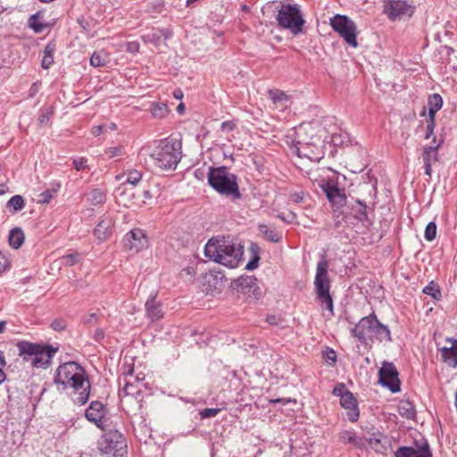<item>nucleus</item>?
<instances>
[{
	"label": "nucleus",
	"mask_w": 457,
	"mask_h": 457,
	"mask_svg": "<svg viewBox=\"0 0 457 457\" xmlns=\"http://www.w3.org/2000/svg\"><path fill=\"white\" fill-rule=\"evenodd\" d=\"M105 154H108L110 158L120 156L124 154V148L123 146L109 147L105 150Z\"/></svg>",
	"instance_id": "44"
},
{
	"label": "nucleus",
	"mask_w": 457,
	"mask_h": 457,
	"mask_svg": "<svg viewBox=\"0 0 457 457\" xmlns=\"http://www.w3.org/2000/svg\"><path fill=\"white\" fill-rule=\"evenodd\" d=\"M54 380L56 385H62L63 389H71L70 395L74 403L83 405L88 401L90 383L86 370L78 362L68 361L60 365Z\"/></svg>",
	"instance_id": "1"
},
{
	"label": "nucleus",
	"mask_w": 457,
	"mask_h": 457,
	"mask_svg": "<svg viewBox=\"0 0 457 457\" xmlns=\"http://www.w3.org/2000/svg\"><path fill=\"white\" fill-rule=\"evenodd\" d=\"M51 328L55 331H62L66 328V322L63 320H54L51 323Z\"/></svg>",
	"instance_id": "49"
},
{
	"label": "nucleus",
	"mask_w": 457,
	"mask_h": 457,
	"mask_svg": "<svg viewBox=\"0 0 457 457\" xmlns=\"http://www.w3.org/2000/svg\"><path fill=\"white\" fill-rule=\"evenodd\" d=\"M399 414L405 419L414 420L416 416V411L413 404L408 401L402 402L398 406Z\"/></svg>",
	"instance_id": "28"
},
{
	"label": "nucleus",
	"mask_w": 457,
	"mask_h": 457,
	"mask_svg": "<svg viewBox=\"0 0 457 457\" xmlns=\"http://www.w3.org/2000/svg\"><path fill=\"white\" fill-rule=\"evenodd\" d=\"M173 96L176 99H181L183 97V93L180 89H176L173 92Z\"/></svg>",
	"instance_id": "61"
},
{
	"label": "nucleus",
	"mask_w": 457,
	"mask_h": 457,
	"mask_svg": "<svg viewBox=\"0 0 457 457\" xmlns=\"http://www.w3.org/2000/svg\"><path fill=\"white\" fill-rule=\"evenodd\" d=\"M55 51V45L48 43L44 50V57L41 62V66L44 69H48L54 62V53Z\"/></svg>",
	"instance_id": "31"
},
{
	"label": "nucleus",
	"mask_w": 457,
	"mask_h": 457,
	"mask_svg": "<svg viewBox=\"0 0 457 457\" xmlns=\"http://www.w3.org/2000/svg\"><path fill=\"white\" fill-rule=\"evenodd\" d=\"M353 211L354 212V217L359 221L364 223L369 221L368 213H367V205L360 201H356V204L353 206Z\"/></svg>",
	"instance_id": "29"
},
{
	"label": "nucleus",
	"mask_w": 457,
	"mask_h": 457,
	"mask_svg": "<svg viewBox=\"0 0 457 457\" xmlns=\"http://www.w3.org/2000/svg\"><path fill=\"white\" fill-rule=\"evenodd\" d=\"M209 185L220 195L230 197L232 200L241 199L237 177L229 172L225 166L217 168L210 167L208 171Z\"/></svg>",
	"instance_id": "4"
},
{
	"label": "nucleus",
	"mask_w": 457,
	"mask_h": 457,
	"mask_svg": "<svg viewBox=\"0 0 457 457\" xmlns=\"http://www.w3.org/2000/svg\"><path fill=\"white\" fill-rule=\"evenodd\" d=\"M142 179V173L137 170H129L127 173L126 183L136 186Z\"/></svg>",
	"instance_id": "38"
},
{
	"label": "nucleus",
	"mask_w": 457,
	"mask_h": 457,
	"mask_svg": "<svg viewBox=\"0 0 457 457\" xmlns=\"http://www.w3.org/2000/svg\"><path fill=\"white\" fill-rule=\"evenodd\" d=\"M181 156V144L176 139L162 141L150 154L154 164L162 170H175Z\"/></svg>",
	"instance_id": "5"
},
{
	"label": "nucleus",
	"mask_w": 457,
	"mask_h": 457,
	"mask_svg": "<svg viewBox=\"0 0 457 457\" xmlns=\"http://www.w3.org/2000/svg\"><path fill=\"white\" fill-rule=\"evenodd\" d=\"M105 406L101 402L93 401L86 410L85 416L87 420L95 423L98 428H103V419L105 416Z\"/></svg>",
	"instance_id": "16"
},
{
	"label": "nucleus",
	"mask_w": 457,
	"mask_h": 457,
	"mask_svg": "<svg viewBox=\"0 0 457 457\" xmlns=\"http://www.w3.org/2000/svg\"><path fill=\"white\" fill-rule=\"evenodd\" d=\"M97 321V316L96 313H90L85 318V323L87 325H95Z\"/></svg>",
	"instance_id": "57"
},
{
	"label": "nucleus",
	"mask_w": 457,
	"mask_h": 457,
	"mask_svg": "<svg viewBox=\"0 0 457 457\" xmlns=\"http://www.w3.org/2000/svg\"><path fill=\"white\" fill-rule=\"evenodd\" d=\"M290 199L294 202V203H301L303 200V192H295V193H293L291 195H290Z\"/></svg>",
	"instance_id": "55"
},
{
	"label": "nucleus",
	"mask_w": 457,
	"mask_h": 457,
	"mask_svg": "<svg viewBox=\"0 0 457 457\" xmlns=\"http://www.w3.org/2000/svg\"><path fill=\"white\" fill-rule=\"evenodd\" d=\"M330 26L353 48L358 46L356 38L357 27L353 21L345 15L336 14L330 19Z\"/></svg>",
	"instance_id": "9"
},
{
	"label": "nucleus",
	"mask_w": 457,
	"mask_h": 457,
	"mask_svg": "<svg viewBox=\"0 0 457 457\" xmlns=\"http://www.w3.org/2000/svg\"><path fill=\"white\" fill-rule=\"evenodd\" d=\"M106 200V193L100 189V188H95L91 190L87 195V201L92 205H98L102 204Z\"/></svg>",
	"instance_id": "30"
},
{
	"label": "nucleus",
	"mask_w": 457,
	"mask_h": 457,
	"mask_svg": "<svg viewBox=\"0 0 457 457\" xmlns=\"http://www.w3.org/2000/svg\"><path fill=\"white\" fill-rule=\"evenodd\" d=\"M423 293L431 295L434 299H438L441 296L439 287L434 281L429 282L424 288Z\"/></svg>",
	"instance_id": "37"
},
{
	"label": "nucleus",
	"mask_w": 457,
	"mask_h": 457,
	"mask_svg": "<svg viewBox=\"0 0 457 457\" xmlns=\"http://www.w3.org/2000/svg\"><path fill=\"white\" fill-rule=\"evenodd\" d=\"M91 132H92V135L95 137L100 136L103 132V126L93 127Z\"/></svg>",
	"instance_id": "59"
},
{
	"label": "nucleus",
	"mask_w": 457,
	"mask_h": 457,
	"mask_svg": "<svg viewBox=\"0 0 457 457\" xmlns=\"http://www.w3.org/2000/svg\"><path fill=\"white\" fill-rule=\"evenodd\" d=\"M137 392V386L131 381L126 380L124 386L120 391V395L123 396L133 395Z\"/></svg>",
	"instance_id": "41"
},
{
	"label": "nucleus",
	"mask_w": 457,
	"mask_h": 457,
	"mask_svg": "<svg viewBox=\"0 0 457 457\" xmlns=\"http://www.w3.org/2000/svg\"><path fill=\"white\" fill-rule=\"evenodd\" d=\"M324 356L327 361H331L332 363L336 362L337 361V354L333 349L327 350L324 353Z\"/></svg>",
	"instance_id": "54"
},
{
	"label": "nucleus",
	"mask_w": 457,
	"mask_h": 457,
	"mask_svg": "<svg viewBox=\"0 0 457 457\" xmlns=\"http://www.w3.org/2000/svg\"><path fill=\"white\" fill-rule=\"evenodd\" d=\"M54 113V111H53V108L52 107H49L46 110H44L39 117H38V122L41 126H46L48 124L49 120H50V118L52 117Z\"/></svg>",
	"instance_id": "42"
},
{
	"label": "nucleus",
	"mask_w": 457,
	"mask_h": 457,
	"mask_svg": "<svg viewBox=\"0 0 457 457\" xmlns=\"http://www.w3.org/2000/svg\"><path fill=\"white\" fill-rule=\"evenodd\" d=\"M87 160L86 158H77L73 160V166L78 170H84L87 167Z\"/></svg>",
	"instance_id": "47"
},
{
	"label": "nucleus",
	"mask_w": 457,
	"mask_h": 457,
	"mask_svg": "<svg viewBox=\"0 0 457 457\" xmlns=\"http://www.w3.org/2000/svg\"><path fill=\"white\" fill-rule=\"evenodd\" d=\"M449 346L440 348L441 360L451 368L457 367V339L447 338Z\"/></svg>",
	"instance_id": "17"
},
{
	"label": "nucleus",
	"mask_w": 457,
	"mask_h": 457,
	"mask_svg": "<svg viewBox=\"0 0 457 457\" xmlns=\"http://www.w3.org/2000/svg\"><path fill=\"white\" fill-rule=\"evenodd\" d=\"M220 411L218 408H206L200 411V416L202 419H209L215 417Z\"/></svg>",
	"instance_id": "46"
},
{
	"label": "nucleus",
	"mask_w": 457,
	"mask_h": 457,
	"mask_svg": "<svg viewBox=\"0 0 457 457\" xmlns=\"http://www.w3.org/2000/svg\"><path fill=\"white\" fill-rule=\"evenodd\" d=\"M382 436H373L372 437H370L368 439L369 445L377 453H386V443H387L386 438L385 437V445L381 441Z\"/></svg>",
	"instance_id": "32"
},
{
	"label": "nucleus",
	"mask_w": 457,
	"mask_h": 457,
	"mask_svg": "<svg viewBox=\"0 0 457 457\" xmlns=\"http://www.w3.org/2000/svg\"><path fill=\"white\" fill-rule=\"evenodd\" d=\"M104 337V332L102 328H96L94 333V338L96 341H100Z\"/></svg>",
	"instance_id": "58"
},
{
	"label": "nucleus",
	"mask_w": 457,
	"mask_h": 457,
	"mask_svg": "<svg viewBox=\"0 0 457 457\" xmlns=\"http://www.w3.org/2000/svg\"><path fill=\"white\" fill-rule=\"evenodd\" d=\"M384 12L391 20L401 19L403 16H411L412 7L404 0H386Z\"/></svg>",
	"instance_id": "13"
},
{
	"label": "nucleus",
	"mask_w": 457,
	"mask_h": 457,
	"mask_svg": "<svg viewBox=\"0 0 457 457\" xmlns=\"http://www.w3.org/2000/svg\"><path fill=\"white\" fill-rule=\"evenodd\" d=\"M340 404L343 408L347 410V417L350 421L354 422L358 420L360 412L357 401L351 392L342 395Z\"/></svg>",
	"instance_id": "21"
},
{
	"label": "nucleus",
	"mask_w": 457,
	"mask_h": 457,
	"mask_svg": "<svg viewBox=\"0 0 457 457\" xmlns=\"http://www.w3.org/2000/svg\"><path fill=\"white\" fill-rule=\"evenodd\" d=\"M151 113L154 118L162 119L169 113V109L163 103H154L151 106Z\"/></svg>",
	"instance_id": "33"
},
{
	"label": "nucleus",
	"mask_w": 457,
	"mask_h": 457,
	"mask_svg": "<svg viewBox=\"0 0 457 457\" xmlns=\"http://www.w3.org/2000/svg\"><path fill=\"white\" fill-rule=\"evenodd\" d=\"M156 294L150 295L145 302V308L146 316L152 320L155 321L163 317V312L160 303L155 301Z\"/></svg>",
	"instance_id": "22"
},
{
	"label": "nucleus",
	"mask_w": 457,
	"mask_h": 457,
	"mask_svg": "<svg viewBox=\"0 0 457 457\" xmlns=\"http://www.w3.org/2000/svg\"><path fill=\"white\" fill-rule=\"evenodd\" d=\"M24 242V234L23 231L20 228H14L11 229L9 234V244L14 248L18 249L21 246Z\"/></svg>",
	"instance_id": "27"
},
{
	"label": "nucleus",
	"mask_w": 457,
	"mask_h": 457,
	"mask_svg": "<svg viewBox=\"0 0 457 457\" xmlns=\"http://www.w3.org/2000/svg\"><path fill=\"white\" fill-rule=\"evenodd\" d=\"M29 25L36 33H41L46 28V24L40 21L39 13L32 14L29 19Z\"/></svg>",
	"instance_id": "34"
},
{
	"label": "nucleus",
	"mask_w": 457,
	"mask_h": 457,
	"mask_svg": "<svg viewBox=\"0 0 457 457\" xmlns=\"http://www.w3.org/2000/svg\"><path fill=\"white\" fill-rule=\"evenodd\" d=\"M232 287L238 294L255 297L260 295L257 279L253 276H241L233 281Z\"/></svg>",
	"instance_id": "15"
},
{
	"label": "nucleus",
	"mask_w": 457,
	"mask_h": 457,
	"mask_svg": "<svg viewBox=\"0 0 457 457\" xmlns=\"http://www.w3.org/2000/svg\"><path fill=\"white\" fill-rule=\"evenodd\" d=\"M3 367H4V366H0V384H1L2 382H4V379H5V378H6L5 373L4 372V370H3V369H2Z\"/></svg>",
	"instance_id": "63"
},
{
	"label": "nucleus",
	"mask_w": 457,
	"mask_h": 457,
	"mask_svg": "<svg viewBox=\"0 0 457 457\" xmlns=\"http://www.w3.org/2000/svg\"><path fill=\"white\" fill-rule=\"evenodd\" d=\"M269 97L272 100L273 104L278 105V107L285 108L287 107V103L288 102V96L285 92L278 89H270L268 91Z\"/></svg>",
	"instance_id": "26"
},
{
	"label": "nucleus",
	"mask_w": 457,
	"mask_h": 457,
	"mask_svg": "<svg viewBox=\"0 0 457 457\" xmlns=\"http://www.w3.org/2000/svg\"><path fill=\"white\" fill-rule=\"evenodd\" d=\"M352 335L363 345H370L374 340L391 342L389 328L379 322L375 313L363 317L352 329Z\"/></svg>",
	"instance_id": "3"
},
{
	"label": "nucleus",
	"mask_w": 457,
	"mask_h": 457,
	"mask_svg": "<svg viewBox=\"0 0 457 457\" xmlns=\"http://www.w3.org/2000/svg\"><path fill=\"white\" fill-rule=\"evenodd\" d=\"M328 262L322 258L317 264L314 287L318 301L334 315L333 299L329 294L330 280L328 276Z\"/></svg>",
	"instance_id": "7"
},
{
	"label": "nucleus",
	"mask_w": 457,
	"mask_h": 457,
	"mask_svg": "<svg viewBox=\"0 0 457 457\" xmlns=\"http://www.w3.org/2000/svg\"><path fill=\"white\" fill-rule=\"evenodd\" d=\"M435 126H436L435 119L428 118L426 120V135H425L426 139H428L433 135Z\"/></svg>",
	"instance_id": "45"
},
{
	"label": "nucleus",
	"mask_w": 457,
	"mask_h": 457,
	"mask_svg": "<svg viewBox=\"0 0 457 457\" xmlns=\"http://www.w3.org/2000/svg\"><path fill=\"white\" fill-rule=\"evenodd\" d=\"M204 254L210 260L233 269L242 261L244 247L230 237L211 238L205 245Z\"/></svg>",
	"instance_id": "2"
},
{
	"label": "nucleus",
	"mask_w": 457,
	"mask_h": 457,
	"mask_svg": "<svg viewBox=\"0 0 457 457\" xmlns=\"http://www.w3.org/2000/svg\"><path fill=\"white\" fill-rule=\"evenodd\" d=\"M79 253H73L64 255L61 258L62 264L66 266H73L79 262Z\"/></svg>",
	"instance_id": "39"
},
{
	"label": "nucleus",
	"mask_w": 457,
	"mask_h": 457,
	"mask_svg": "<svg viewBox=\"0 0 457 457\" xmlns=\"http://www.w3.org/2000/svg\"><path fill=\"white\" fill-rule=\"evenodd\" d=\"M112 221L109 220H101L94 230L95 236L100 240L104 241L111 235Z\"/></svg>",
	"instance_id": "23"
},
{
	"label": "nucleus",
	"mask_w": 457,
	"mask_h": 457,
	"mask_svg": "<svg viewBox=\"0 0 457 457\" xmlns=\"http://www.w3.org/2000/svg\"><path fill=\"white\" fill-rule=\"evenodd\" d=\"M395 457H432L429 445L427 442L416 450L412 447L402 446L395 453Z\"/></svg>",
	"instance_id": "20"
},
{
	"label": "nucleus",
	"mask_w": 457,
	"mask_h": 457,
	"mask_svg": "<svg viewBox=\"0 0 457 457\" xmlns=\"http://www.w3.org/2000/svg\"><path fill=\"white\" fill-rule=\"evenodd\" d=\"M104 440L106 444V449L109 451L119 452L126 447V440L124 436L118 430H110L104 436Z\"/></svg>",
	"instance_id": "18"
},
{
	"label": "nucleus",
	"mask_w": 457,
	"mask_h": 457,
	"mask_svg": "<svg viewBox=\"0 0 457 457\" xmlns=\"http://www.w3.org/2000/svg\"><path fill=\"white\" fill-rule=\"evenodd\" d=\"M106 62L107 56L104 52H94L90 57V63L94 67H102Z\"/></svg>",
	"instance_id": "36"
},
{
	"label": "nucleus",
	"mask_w": 457,
	"mask_h": 457,
	"mask_svg": "<svg viewBox=\"0 0 457 457\" xmlns=\"http://www.w3.org/2000/svg\"><path fill=\"white\" fill-rule=\"evenodd\" d=\"M332 207L340 209L346 204L347 197L345 189L338 186V181L333 179H328L320 185Z\"/></svg>",
	"instance_id": "10"
},
{
	"label": "nucleus",
	"mask_w": 457,
	"mask_h": 457,
	"mask_svg": "<svg viewBox=\"0 0 457 457\" xmlns=\"http://www.w3.org/2000/svg\"><path fill=\"white\" fill-rule=\"evenodd\" d=\"M278 218H279L281 220L291 222L293 220L295 219V214L292 212H290L287 216H286L284 213H279L278 214Z\"/></svg>",
	"instance_id": "56"
},
{
	"label": "nucleus",
	"mask_w": 457,
	"mask_h": 457,
	"mask_svg": "<svg viewBox=\"0 0 457 457\" xmlns=\"http://www.w3.org/2000/svg\"><path fill=\"white\" fill-rule=\"evenodd\" d=\"M378 381L392 393H397L401 390L398 371L393 362H383L378 370Z\"/></svg>",
	"instance_id": "11"
},
{
	"label": "nucleus",
	"mask_w": 457,
	"mask_h": 457,
	"mask_svg": "<svg viewBox=\"0 0 457 457\" xmlns=\"http://www.w3.org/2000/svg\"><path fill=\"white\" fill-rule=\"evenodd\" d=\"M7 322L5 320L0 321V334L4 333L6 328Z\"/></svg>",
	"instance_id": "62"
},
{
	"label": "nucleus",
	"mask_w": 457,
	"mask_h": 457,
	"mask_svg": "<svg viewBox=\"0 0 457 457\" xmlns=\"http://www.w3.org/2000/svg\"><path fill=\"white\" fill-rule=\"evenodd\" d=\"M54 193H55V190L47 189V190L44 191L39 195V197H40L39 202H41L43 204H48L51 201V199L53 198Z\"/></svg>",
	"instance_id": "48"
},
{
	"label": "nucleus",
	"mask_w": 457,
	"mask_h": 457,
	"mask_svg": "<svg viewBox=\"0 0 457 457\" xmlns=\"http://www.w3.org/2000/svg\"><path fill=\"white\" fill-rule=\"evenodd\" d=\"M123 244L126 250L138 253L148 246V238L142 229L134 228L125 235Z\"/></svg>",
	"instance_id": "12"
},
{
	"label": "nucleus",
	"mask_w": 457,
	"mask_h": 457,
	"mask_svg": "<svg viewBox=\"0 0 457 457\" xmlns=\"http://www.w3.org/2000/svg\"><path fill=\"white\" fill-rule=\"evenodd\" d=\"M436 224L434 221H430L425 228V233H424L425 239L428 241H432L436 238Z\"/></svg>",
	"instance_id": "40"
},
{
	"label": "nucleus",
	"mask_w": 457,
	"mask_h": 457,
	"mask_svg": "<svg viewBox=\"0 0 457 457\" xmlns=\"http://www.w3.org/2000/svg\"><path fill=\"white\" fill-rule=\"evenodd\" d=\"M428 117L435 119L436 113L442 108L443 106V98L439 94H433L429 96L428 101Z\"/></svg>",
	"instance_id": "24"
},
{
	"label": "nucleus",
	"mask_w": 457,
	"mask_h": 457,
	"mask_svg": "<svg viewBox=\"0 0 457 457\" xmlns=\"http://www.w3.org/2000/svg\"><path fill=\"white\" fill-rule=\"evenodd\" d=\"M252 249L254 253L253 258L247 262L245 269L247 270H253L258 267L260 257L258 256L257 253L254 249H258V246L256 245H252Z\"/></svg>",
	"instance_id": "43"
},
{
	"label": "nucleus",
	"mask_w": 457,
	"mask_h": 457,
	"mask_svg": "<svg viewBox=\"0 0 457 457\" xmlns=\"http://www.w3.org/2000/svg\"><path fill=\"white\" fill-rule=\"evenodd\" d=\"M9 260L7 256L0 252V273H3L9 267Z\"/></svg>",
	"instance_id": "51"
},
{
	"label": "nucleus",
	"mask_w": 457,
	"mask_h": 457,
	"mask_svg": "<svg viewBox=\"0 0 457 457\" xmlns=\"http://www.w3.org/2000/svg\"><path fill=\"white\" fill-rule=\"evenodd\" d=\"M276 20L279 27L289 29L294 35L302 32L305 22L299 5L293 4H282L278 10Z\"/></svg>",
	"instance_id": "8"
},
{
	"label": "nucleus",
	"mask_w": 457,
	"mask_h": 457,
	"mask_svg": "<svg viewBox=\"0 0 457 457\" xmlns=\"http://www.w3.org/2000/svg\"><path fill=\"white\" fill-rule=\"evenodd\" d=\"M184 110H185V105H184V104L180 103L177 107V111H178V112L182 113L184 112Z\"/></svg>",
	"instance_id": "64"
},
{
	"label": "nucleus",
	"mask_w": 457,
	"mask_h": 457,
	"mask_svg": "<svg viewBox=\"0 0 457 457\" xmlns=\"http://www.w3.org/2000/svg\"><path fill=\"white\" fill-rule=\"evenodd\" d=\"M258 228L262 235L270 242L278 243L282 238L281 232L277 231L275 228H272L266 224H260Z\"/></svg>",
	"instance_id": "25"
},
{
	"label": "nucleus",
	"mask_w": 457,
	"mask_h": 457,
	"mask_svg": "<svg viewBox=\"0 0 457 457\" xmlns=\"http://www.w3.org/2000/svg\"><path fill=\"white\" fill-rule=\"evenodd\" d=\"M350 391H348L345 388V386L344 384H338L335 386L333 389V394L337 396H339L340 399L342 398V395H345V394H348Z\"/></svg>",
	"instance_id": "50"
},
{
	"label": "nucleus",
	"mask_w": 457,
	"mask_h": 457,
	"mask_svg": "<svg viewBox=\"0 0 457 457\" xmlns=\"http://www.w3.org/2000/svg\"><path fill=\"white\" fill-rule=\"evenodd\" d=\"M303 130V128L300 127L298 131L296 132L298 139L296 140V145L295 146V152L299 157H304L313 162H318L320 160V152L319 147H317L314 142H305L304 140L300 139V132Z\"/></svg>",
	"instance_id": "14"
},
{
	"label": "nucleus",
	"mask_w": 457,
	"mask_h": 457,
	"mask_svg": "<svg viewBox=\"0 0 457 457\" xmlns=\"http://www.w3.org/2000/svg\"><path fill=\"white\" fill-rule=\"evenodd\" d=\"M127 52L129 53H137L139 50V43L136 41H132L127 44L126 47Z\"/></svg>",
	"instance_id": "53"
},
{
	"label": "nucleus",
	"mask_w": 457,
	"mask_h": 457,
	"mask_svg": "<svg viewBox=\"0 0 457 457\" xmlns=\"http://www.w3.org/2000/svg\"><path fill=\"white\" fill-rule=\"evenodd\" d=\"M16 347L23 361L30 362V365L35 368H46L56 352L50 345H43L25 340L17 342Z\"/></svg>",
	"instance_id": "6"
},
{
	"label": "nucleus",
	"mask_w": 457,
	"mask_h": 457,
	"mask_svg": "<svg viewBox=\"0 0 457 457\" xmlns=\"http://www.w3.org/2000/svg\"><path fill=\"white\" fill-rule=\"evenodd\" d=\"M236 125L231 120H227L221 123L220 129L222 132H229L235 129Z\"/></svg>",
	"instance_id": "52"
},
{
	"label": "nucleus",
	"mask_w": 457,
	"mask_h": 457,
	"mask_svg": "<svg viewBox=\"0 0 457 457\" xmlns=\"http://www.w3.org/2000/svg\"><path fill=\"white\" fill-rule=\"evenodd\" d=\"M6 206L7 208L12 209L14 212H19L24 207V200L20 195H13L7 202Z\"/></svg>",
	"instance_id": "35"
},
{
	"label": "nucleus",
	"mask_w": 457,
	"mask_h": 457,
	"mask_svg": "<svg viewBox=\"0 0 457 457\" xmlns=\"http://www.w3.org/2000/svg\"><path fill=\"white\" fill-rule=\"evenodd\" d=\"M270 402L272 403H283V404H287V403L292 402V400L290 398H277V399L271 400Z\"/></svg>",
	"instance_id": "60"
},
{
	"label": "nucleus",
	"mask_w": 457,
	"mask_h": 457,
	"mask_svg": "<svg viewBox=\"0 0 457 457\" xmlns=\"http://www.w3.org/2000/svg\"><path fill=\"white\" fill-rule=\"evenodd\" d=\"M440 143L436 145H427L423 149L422 161L424 163L425 174L428 177L432 174V165L438 161V148Z\"/></svg>",
	"instance_id": "19"
}]
</instances>
